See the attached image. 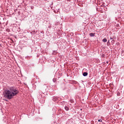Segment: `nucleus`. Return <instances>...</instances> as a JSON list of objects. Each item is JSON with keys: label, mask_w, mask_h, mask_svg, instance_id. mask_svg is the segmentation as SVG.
<instances>
[{"label": "nucleus", "mask_w": 124, "mask_h": 124, "mask_svg": "<svg viewBox=\"0 0 124 124\" xmlns=\"http://www.w3.org/2000/svg\"><path fill=\"white\" fill-rule=\"evenodd\" d=\"M65 109L66 110V111H68L69 110V108H68V107L67 106H65Z\"/></svg>", "instance_id": "20e7f679"}, {"label": "nucleus", "mask_w": 124, "mask_h": 124, "mask_svg": "<svg viewBox=\"0 0 124 124\" xmlns=\"http://www.w3.org/2000/svg\"><path fill=\"white\" fill-rule=\"evenodd\" d=\"M94 34H95V33H90L89 34L90 36H91V37H93V36H94Z\"/></svg>", "instance_id": "f03ea898"}, {"label": "nucleus", "mask_w": 124, "mask_h": 124, "mask_svg": "<svg viewBox=\"0 0 124 124\" xmlns=\"http://www.w3.org/2000/svg\"><path fill=\"white\" fill-rule=\"evenodd\" d=\"M103 42H107V39L104 38L102 40Z\"/></svg>", "instance_id": "39448f33"}, {"label": "nucleus", "mask_w": 124, "mask_h": 124, "mask_svg": "<svg viewBox=\"0 0 124 124\" xmlns=\"http://www.w3.org/2000/svg\"><path fill=\"white\" fill-rule=\"evenodd\" d=\"M110 39L111 40H112V39H113V38L110 37Z\"/></svg>", "instance_id": "0eeeda50"}, {"label": "nucleus", "mask_w": 124, "mask_h": 124, "mask_svg": "<svg viewBox=\"0 0 124 124\" xmlns=\"http://www.w3.org/2000/svg\"><path fill=\"white\" fill-rule=\"evenodd\" d=\"M17 93H19V91L16 87H9L4 91V97L7 99H12Z\"/></svg>", "instance_id": "f257e3e1"}, {"label": "nucleus", "mask_w": 124, "mask_h": 124, "mask_svg": "<svg viewBox=\"0 0 124 124\" xmlns=\"http://www.w3.org/2000/svg\"><path fill=\"white\" fill-rule=\"evenodd\" d=\"M83 75L84 76H88V73H87V72H84V73H83Z\"/></svg>", "instance_id": "7ed1b4c3"}, {"label": "nucleus", "mask_w": 124, "mask_h": 124, "mask_svg": "<svg viewBox=\"0 0 124 124\" xmlns=\"http://www.w3.org/2000/svg\"><path fill=\"white\" fill-rule=\"evenodd\" d=\"M98 122H102V119H99V120H98Z\"/></svg>", "instance_id": "423d86ee"}]
</instances>
